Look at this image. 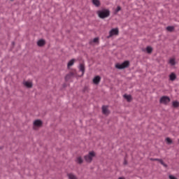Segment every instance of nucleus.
Instances as JSON below:
<instances>
[{"label":"nucleus","mask_w":179,"mask_h":179,"mask_svg":"<svg viewBox=\"0 0 179 179\" xmlns=\"http://www.w3.org/2000/svg\"><path fill=\"white\" fill-rule=\"evenodd\" d=\"M100 19H106L110 16V10L103 8L96 12Z\"/></svg>","instance_id":"f257e3e1"},{"label":"nucleus","mask_w":179,"mask_h":179,"mask_svg":"<svg viewBox=\"0 0 179 179\" xmlns=\"http://www.w3.org/2000/svg\"><path fill=\"white\" fill-rule=\"evenodd\" d=\"M129 66V61H125L122 64H116L115 68L117 69H125V68H128Z\"/></svg>","instance_id":"f03ea898"},{"label":"nucleus","mask_w":179,"mask_h":179,"mask_svg":"<svg viewBox=\"0 0 179 179\" xmlns=\"http://www.w3.org/2000/svg\"><path fill=\"white\" fill-rule=\"evenodd\" d=\"M94 156H96L94 152H90L87 155L84 157V159L87 163H92V160H93V157H94Z\"/></svg>","instance_id":"7ed1b4c3"},{"label":"nucleus","mask_w":179,"mask_h":179,"mask_svg":"<svg viewBox=\"0 0 179 179\" xmlns=\"http://www.w3.org/2000/svg\"><path fill=\"white\" fill-rule=\"evenodd\" d=\"M170 101H171L170 97L167 96H163L159 99L160 104H164L165 106H167V104L170 103Z\"/></svg>","instance_id":"20e7f679"},{"label":"nucleus","mask_w":179,"mask_h":179,"mask_svg":"<svg viewBox=\"0 0 179 179\" xmlns=\"http://www.w3.org/2000/svg\"><path fill=\"white\" fill-rule=\"evenodd\" d=\"M41 127H43V122L40 120H36L34 122L33 124V128L34 129H38V128H41Z\"/></svg>","instance_id":"39448f33"},{"label":"nucleus","mask_w":179,"mask_h":179,"mask_svg":"<svg viewBox=\"0 0 179 179\" xmlns=\"http://www.w3.org/2000/svg\"><path fill=\"white\" fill-rule=\"evenodd\" d=\"M119 33L120 31L118 30V28L112 29L109 31V36H108V38L113 37V36H118Z\"/></svg>","instance_id":"423d86ee"},{"label":"nucleus","mask_w":179,"mask_h":179,"mask_svg":"<svg viewBox=\"0 0 179 179\" xmlns=\"http://www.w3.org/2000/svg\"><path fill=\"white\" fill-rule=\"evenodd\" d=\"M102 113L105 115H108L110 114V110H108V107L106 106H102Z\"/></svg>","instance_id":"0eeeda50"},{"label":"nucleus","mask_w":179,"mask_h":179,"mask_svg":"<svg viewBox=\"0 0 179 179\" xmlns=\"http://www.w3.org/2000/svg\"><path fill=\"white\" fill-rule=\"evenodd\" d=\"M23 85L25 87H28L29 89L33 87V83L30 81H24Z\"/></svg>","instance_id":"6e6552de"},{"label":"nucleus","mask_w":179,"mask_h":179,"mask_svg":"<svg viewBox=\"0 0 179 179\" xmlns=\"http://www.w3.org/2000/svg\"><path fill=\"white\" fill-rule=\"evenodd\" d=\"M100 80H101V78H100L99 76H96L93 79V83H94V85H99V83H100Z\"/></svg>","instance_id":"1a4fd4ad"},{"label":"nucleus","mask_w":179,"mask_h":179,"mask_svg":"<svg viewBox=\"0 0 179 179\" xmlns=\"http://www.w3.org/2000/svg\"><path fill=\"white\" fill-rule=\"evenodd\" d=\"M79 70L82 72V76H83V75H85V64H80L79 66Z\"/></svg>","instance_id":"9d476101"},{"label":"nucleus","mask_w":179,"mask_h":179,"mask_svg":"<svg viewBox=\"0 0 179 179\" xmlns=\"http://www.w3.org/2000/svg\"><path fill=\"white\" fill-rule=\"evenodd\" d=\"M76 72H70L69 74H67L65 77L66 80H69L73 76H75Z\"/></svg>","instance_id":"9b49d317"},{"label":"nucleus","mask_w":179,"mask_h":179,"mask_svg":"<svg viewBox=\"0 0 179 179\" xmlns=\"http://www.w3.org/2000/svg\"><path fill=\"white\" fill-rule=\"evenodd\" d=\"M169 64H170L171 66H174V65H176V58L174 57L170 58L169 60Z\"/></svg>","instance_id":"f8f14e48"},{"label":"nucleus","mask_w":179,"mask_h":179,"mask_svg":"<svg viewBox=\"0 0 179 179\" xmlns=\"http://www.w3.org/2000/svg\"><path fill=\"white\" fill-rule=\"evenodd\" d=\"M92 2L93 5H94V6H96V8H99V6L101 5V3H100V0H92Z\"/></svg>","instance_id":"ddd939ff"},{"label":"nucleus","mask_w":179,"mask_h":179,"mask_svg":"<svg viewBox=\"0 0 179 179\" xmlns=\"http://www.w3.org/2000/svg\"><path fill=\"white\" fill-rule=\"evenodd\" d=\"M37 45L38 47H43V45H45V41L41 39L37 42Z\"/></svg>","instance_id":"4468645a"},{"label":"nucleus","mask_w":179,"mask_h":179,"mask_svg":"<svg viewBox=\"0 0 179 179\" xmlns=\"http://www.w3.org/2000/svg\"><path fill=\"white\" fill-rule=\"evenodd\" d=\"M169 79H170V80H171L173 82V81H174L175 79H177V76L176 75V73H171L169 75Z\"/></svg>","instance_id":"2eb2a0df"},{"label":"nucleus","mask_w":179,"mask_h":179,"mask_svg":"<svg viewBox=\"0 0 179 179\" xmlns=\"http://www.w3.org/2000/svg\"><path fill=\"white\" fill-rule=\"evenodd\" d=\"M67 176L69 179H78V176L72 173H68Z\"/></svg>","instance_id":"dca6fc26"},{"label":"nucleus","mask_w":179,"mask_h":179,"mask_svg":"<svg viewBox=\"0 0 179 179\" xmlns=\"http://www.w3.org/2000/svg\"><path fill=\"white\" fill-rule=\"evenodd\" d=\"M75 61H76L75 59L70 60L67 64V67L71 68V66H72V65H73V64H75Z\"/></svg>","instance_id":"f3484780"},{"label":"nucleus","mask_w":179,"mask_h":179,"mask_svg":"<svg viewBox=\"0 0 179 179\" xmlns=\"http://www.w3.org/2000/svg\"><path fill=\"white\" fill-rule=\"evenodd\" d=\"M76 162L78 163V164H82L83 163V159H82V157H78L76 159Z\"/></svg>","instance_id":"a211bd4d"},{"label":"nucleus","mask_w":179,"mask_h":179,"mask_svg":"<svg viewBox=\"0 0 179 179\" xmlns=\"http://www.w3.org/2000/svg\"><path fill=\"white\" fill-rule=\"evenodd\" d=\"M146 51H147L148 54H152L153 49L152 48V47L148 46L146 48Z\"/></svg>","instance_id":"6ab92c4d"},{"label":"nucleus","mask_w":179,"mask_h":179,"mask_svg":"<svg viewBox=\"0 0 179 179\" xmlns=\"http://www.w3.org/2000/svg\"><path fill=\"white\" fill-rule=\"evenodd\" d=\"M124 97L127 101H131V100H132V96H131V95L124 94Z\"/></svg>","instance_id":"aec40b11"},{"label":"nucleus","mask_w":179,"mask_h":179,"mask_svg":"<svg viewBox=\"0 0 179 179\" xmlns=\"http://www.w3.org/2000/svg\"><path fill=\"white\" fill-rule=\"evenodd\" d=\"M173 107H174L175 108H177V107H179V102L177 101H173Z\"/></svg>","instance_id":"412c9836"},{"label":"nucleus","mask_w":179,"mask_h":179,"mask_svg":"<svg viewBox=\"0 0 179 179\" xmlns=\"http://www.w3.org/2000/svg\"><path fill=\"white\" fill-rule=\"evenodd\" d=\"M166 141L169 145H171V143H173V140H171L170 138H166Z\"/></svg>","instance_id":"4be33fe9"},{"label":"nucleus","mask_w":179,"mask_h":179,"mask_svg":"<svg viewBox=\"0 0 179 179\" xmlns=\"http://www.w3.org/2000/svg\"><path fill=\"white\" fill-rule=\"evenodd\" d=\"M166 30L168 31H173V30H174V27H167Z\"/></svg>","instance_id":"5701e85b"},{"label":"nucleus","mask_w":179,"mask_h":179,"mask_svg":"<svg viewBox=\"0 0 179 179\" xmlns=\"http://www.w3.org/2000/svg\"><path fill=\"white\" fill-rule=\"evenodd\" d=\"M150 160H151V162H160V159H154V158H150Z\"/></svg>","instance_id":"b1692460"},{"label":"nucleus","mask_w":179,"mask_h":179,"mask_svg":"<svg viewBox=\"0 0 179 179\" xmlns=\"http://www.w3.org/2000/svg\"><path fill=\"white\" fill-rule=\"evenodd\" d=\"M159 163L164 166V167H167V164H164V162H163V159L159 160Z\"/></svg>","instance_id":"393cba45"},{"label":"nucleus","mask_w":179,"mask_h":179,"mask_svg":"<svg viewBox=\"0 0 179 179\" xmlns=\"http://www.w3.org/2000/svg\"><path fill=\"white\" fill-rule=\"evenodd\" d=\"M121 10V6H118L115 10V13H118Z\"/></svg>","instance_id":"a878e982"},{"label":"nucleus","mask_w":179,"mask_h":179,"mask_svg":"<svg viewBox=\"0 0 179 179\" xmlns=\"http://www.w3.org/2000/svg\"><path fill=\"white\" fill-rule=\"evenodd\" d=\"M93 43H99V38H94Z\"/></svg>","instance_id":"bb28decb"},{"label":"nucleus","mask_w":179,"mask_h":179,"mask_svg":"<svg viewBox=\"0 0 179 179\" xmlns=\"http://www.w3.org/2000/svg\"><path fill=\"white\" fill-rule=\"evenodd\" d=\"M118 179H125V178H119Z\"/></svg>","instance_id":"cd10ccee"},{"label":"nucleus","mask_w":179,"mask_h":179,"mask_svg":"<svg viewBox=\"0 0 179 179\" xmlns=\"http://www.w3.org/2000/svg\"><path fill=\"white\" fill-rule=\"evenodd\" d=\"M11 1H13V0H11Z\"/></svg>","instance_id":"c85d7f7f"}]
</instances>
